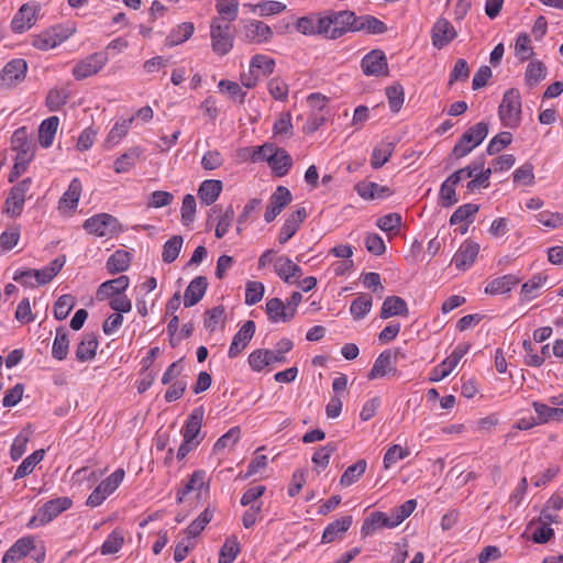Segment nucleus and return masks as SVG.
Listing matches in <instances>:
<instances>
[{"label": "nucleus", "mask_w": 563, "mask_h": 563, "mask_svg": "<svg viewBox=\"0 0 563 563\" xmlns=\"http://www.w3.org/2000/svg\"><path fill=\"white\" fill-rule=\"evenodd\" d=\"M75 32L76 27L73 24L55 25L40 34L33 35L31 44L37 49L48 51L67 41Z\"/></svg>", "instance_id": "1"}, {"label": "nucleus", "mask_w": 563, "mask_h": 563, "mask_svg": "<svg viewBox=\"0 0 563 563\" xmlns=\"http://www.w3.org/2000/svg\"><path fill=\"white\" fill-rule=\"evenodd\" d=\"M275 59L265 54H255L250 60L249 71L241 75L242 85L254 88L261 78L268 77L275 69Z\"/></svg>", "instance_id": "2"}, {"label": "nucleus", "mask_w": 563, "mask_h": 563, "mask_svg": "<svg viewBox=\"0 0 563 563\" xmlns=\"http://www.w3.org/2000/svg\"><path fill=\"white\" fill-rule=\"evenodd\" d=\"M73 500L67 496H60L47 500L31 518L29 527L35 528L45 526L56 519L64 511L70 509Z\"/></svg>", "instance_id": "3"}, {"label": "nucleus", "mask_w": 563, "mask_h": 563, "mask_svg": "<svg viewBox=\"0 0 563 563\" xmlns=\"http://www.w3.org/2000/svg\"><path fill=\"white\" fill-rule=\"evenodd\" d=\"M498 115L504 126L515 129L521 121V98L516 89L505 92L498 109Z\"/></svg>", "instance_id": "4"}, {"label": "nucleus", "mask_w": 563, "mask_h": 563, "mask_svg": "<svg viewBox=\"0 0 563 563\" xmlns=\"http://www.w3.org/2000/svg\"><path fill=\"white\" fill-rule=\"evenodd\" d=\"M488 123L478 122L471 126L453 147V155L455 158H462L470 154L476 146H478L488 135Z\"/></svg>", "instance_id": "5"}, {"label": "nucleus", "mask_w": 563, "mask_h": 563, "mask_svg": "<svg viewBox=\"0 0 563 563\" xmlns=\"http://www.w3.org/2000/svg\"><path fill=\"white\" fill-rule=\"evenodd\" d=\"M84 229L98 238H113L121 232V224L118 219L109 213H98L84 222Z\"/></svg>", "instance_id": "6"}, {"label": "nucleus", "mask_w": 563, "mask_h": 563, "mask_svg": "<svg viewBox=\"0 0 563 563\" xmlns=\"http://www.w3.org/2000/svg\"><path fill=\"white\" fill-rule=\"evenodd\" d=\"M125 476L123 468L115 470L106 479H103L88 496L86 505L95 508L100 506L112 493L121 485Z\"/></svg>", "instance_id": "7"}, {"label": "nucleus", "mask_w": 563, "mask_h": 563, "mask_svg": "<svg viewBox=\"0 0 563 563\" xmlns=\"http://www.w3.org/2000/svg\"><path fill=\"white\" fill-rule=\"evenodd\" d=\"M108 63L103 52H97L77 60L71 69L76 80H82L98 74Z\"/></svg>", "instance_id": "8"}, {"label": "nucleus", "mask_w": 563, "mask_h": 563, "mask_svg": "<svg viewBox=\"0 0 563 563\" xmlns=\"http://www.w3.org/2000/svg\"><path fill=\"white\" fill-rule=\"evenodd\" d=\"M400 351L385 350L375 360L372 369L367 377L368 379H377L387 376H395L397 374V361Z\"/></svg>", "instance_id": "9"}, {"label": "nucleus", "mask_w": 563, "mask_h": 563, "mask_svg": "<svg viewBox=\"0 0 563 563\" xmlns=\"http://www.w3.org/2000/svg\"><path fill=\"white\" fill-rule=\"evenodd\" d=\"M211 45L214 53L220 56L228 54L233 47V37L230 32V24L219 19L211 24Z\"/></svg>", "instance_id": "10"}, {"label": "nucleus", "mask_w": 563, "mask_h": 563, "mask_svg": "<svg viewBox=\"0 0 563 563\" xmlns=\"http://www.w3.org/2000/svg\"><path fill=\"white\" fill-rule=\"evenodd\" d=\"M65 265L64 257H56L47 266L41 269H25V271H16L14 273L13 279L19 280L23 276L34 277L35 284L45 285L49 283L63 268Z\"/></svg>", "instance_id": "11"}, {"label": "nucleus", "mask_w": 563, "mask_h": 563, "mask_svg": "<svg viewBox=\"0 0 563 563\" xmlns=\"http://www.w3.org/2000/svg\"><path fill=\"white\" fill-rule=\"evenodd\" d=\"M31 184V178H25L12 187L5 200V211L11 217H18L21 214Z\"/></svg>", "instance_id": "12"}, {"label": "nucleus", "mask_w": 563, "mask_h": 563, "mask_svg": "<svg viewBox=\"0 0 563 563\" xmlns=\"http://www.w3.org/2000/svg\"><path fill=\"white\" fill-rule=\"evenodd\" d=\"M27 71V64L22 58L12 59L5 64L0 73V85L12 87L23 81Z\"/></svg>", "instance_id": "13"}, {"label": "nucleus", "mask_w": 563, "mask_h": 563, "mask_svg": "<svg viewBox=\"0 0 563 563\" xmlns=\"http://www.w3.org/2000/svg\"><path fill=\"white\" fill-rule=\"evenodd\" d=\"M292 196L288 188L278 186L269 198L264 219L272 222L291 202Z\"/></svg>", "instance_id": "14"}, {"label": "nucleus", "mask_w": 563, "mask_h": 563, "mask_svg": "<svg viewBox=\"0 0 563 563\" xmlns=\"http://www.w3.org/2000/svg\"><path fill=\"white\" fill-rule=\"evenodd\" d=\"M481 246L472 240H465L455 252L452 263L460 271L468 269L476 261Z\"/></svg>", "instance_id": "15"}, {"label": "nucleus", "mask_w": 563, "mask_h": 563, "mask_svg": "<svg viewBox=\"0 0 563 563\" xmlns=\"http://www.w3.org/2000/svg\"><path fill=\"white\" fill-rule=\"evenodd\" d=\"M331 18L332 40L339 38L347 32H355V13L349 10L328 11Z\"/></svg>", "instance_id": "16"}, {"label": "nucleus", "mask_w": 563, "mask_h": 563, "mask_svg": "<svg viewBox=\"0 0 563 563\" xmlns=\"http://www.w3.org/2000/svg\"><path fill=\"white\" fill-rule=\"evenodd\" d=\"M244 38L249 43L263 44L273 36L269 25L258 20H249L243 23Z\"/></svg>", "instance_id": "17"}, {"label": "nucleus", "mask_w": 563, "mask_h": 563, "mask_svg": "<svg viewBox=\"0 0 563 563\" xmlns=\"http://www.w3.org/2000/svg\"><path fill=\"white\" fill-rule=\"evenodd\" d=\"M362 70L367 76H382L388 74V64L384 52L373 49L361 62Z\"/></svg>", "instance_id": "18"}, {"label": "nucleus", "mask_w": 563, "mask_h": 563, "mask_svg": "<svg viewBox=\"0 0 563 563\" xmlns=\"http://www.w3.org/2000/svg\"><path fill=\"white\" fill-rule=\"evenodd\" d=\"M37 7L33 3L23 4L11 21V29L15 33H23L31 29L37 19Z\"/></svg>", "instance_id": "19"}, {"label": "nucleus", "mask_w": 563, "mask_h": 563, "mask_svg": "<svg viewBox=\"0 0 563 563\" xmlns=\"http://www.w3.org/2000/svg\"><path fill=\"white\" fill-rule=\"evenodd\" d=\"M34 549V538L31 536L22 537L7 550L2 558V563H18L26 555H29L30 552Z\"/></svg>", "instance_id": "20"}, {"label": "nucleus", "mask_w": 563, "mask_h": 563, "mask_svg": "<svg viewBox=\"0 0 563 563\" xmlns=\"http://www.w3.org/2000/svg\"><path fill=\"white\" fill-rule=\"evenodd\" d=\"M130 285V279L125 275H121L114 279L102 283L96 292L98 301H104L115 296L123 295Z\"/></svg>", "instance_id": "21"}, {"label": "nucleus", "mask_w": 563, "mask_h": 563, "mask_svg": "<svg viewBox=\"0 0 563 563\" xmlns=\"http://www.w3.org/2000/svg\"><path fill=\"white\" fill-rule=\"evenodd\" d=\"M255 333V323L252 320L246 321L240 330L233 336V340L230 344L228 355L230 358H234L242 353V351L247 346L249 342L252 340Z\"/></svg>", "instance_id": "22"}, {"label": "nucleus", "mask_w": 563, "mask_h": 563, "mask_svg": "<svg viewBox=\"0 0 563 563\" xmlns=\"http://www.w3.org/2000/svg\"><path fill=\"white\" fill-rule=\"evenodd\" d=\"M457 33L454 26L446 19H439L434 23L431 32L432 44L441 49L456 37Z\"/></svg>", "instance_id": "23"}, {"label": "nucleus", "mask_w": 563, "mask_h": 563, "mask_svg": "<svg viewBox=\"0 0 563 563\" xmlns=\"http://www.w3.org/2000/svg\"><path fill=\"white\" fill-rule=\"evenodd\" d=\"M398 525L396 523L393 515H387L382 511H375L371 514L368 518H366L362 525L361 533L362 536H371L376 530L380 528H395Z\"/></svg>", "instance_id": "24"}, {"label": "nucleus", "mask_w": 563, "mask_h": 563, "mask_svg": "<svg viewBox=\"0 0 563 563\" xmlns=\"http://www.w3.org/2000/svg\"><path fill=\"white\" fill-rule=\"evenodd\" d=\"M306 217L307 212L305 208H298L296 211L291 212L280 229L278 242L280 244L287 243L297 233Z\"/></svg>", "instance_id": "25"}, {"label": "nucleus", "mask_w": 563, "mask_h": 563, "mask_svg": "<svg viewBox=\"0 0 563 563\" xmlns=\"http://www.w3.org/2000/svg\"><path fill=\"white\" fill-rule=\"evenodd\" d=\"M353 522L352 516H343L330 522L323 530L321 543L328 544L343 538Z\"/></svg>", "instance_id": "26"}, {"label": "nucleus", "mask_w": 563, "mask_h": 563, "mask_svg": "<svg viewBox=\"0 0 563 563\" xmlns=\"http://www.w3.org/2000/svg\"><path fill=\"white\" fill-rule=\"evenodd\" d=\"M82 185L78 178H74L67 190L63 194L58 202L60 212H71L77 209L81 196Z\"/></svg>", "instance_id": "27"}, {"label": "nucleus", "mask_w": 563, "mask_h": 563, "mask_svg": "<svg viewBox=\"0 0 563 563\" xmlns=\"http://www.w3.org/2000/svg\"><path fill=\"white\" fill-rule=\"evenodd\" d=\"M286 361L285 356H278L275 350H255L249 356V364L255 372H261L264 367Z\"/></svg>", "instance_id": "28"}, {"label": "nucleus", "mask_w": 563, "mask_h": 563, "mask_svg": "<svg viewBox=\"0 0 563 563\" xmlns=\"http://www.w3.org/2000/svg\"><path fill=\"white\" fill-rule=\"evenodd\" d=\"M268 165L276 176L283 177L292 166V158L286 150L274 144V151L271 153Z\"/></svg>", "instance_id": "29"}, {"label": "nucleus", "mask_w": 563, "mask_h": 563, "mask_svg": "<svg viewBox=\"0 0 563 563\" xmlns=\"http://www.w3.org/2000/svg\"><path fill=\"white\" fill-rule=\"evenodd\" d=\"M11 148L15 157L33 159L34 145L29 141L25 128L18 129L11 137Z\"/></svg>", "instance_id": "30"}, {"label": "nucleus", "mask_w": 563, "mask_h": 563, "mask_svg": "<svg viewBox=\"0 0 563 563\" xmlns=\"http://www.w3.org/2000/svg\"><path fill=\"white\" fill-rule=\"evenodd\" d=\"M532 408L537 415L539 426L563 421V411L552 406L549 401L547 404L541 401H533Z\"/></svg>", "instance_id": "31"}, {"label": "nucleus", "mask_w": 563, "mask_h": 563, "mask_svg": "<svg viewBox=\"0 0 563 563\" xmlns=\"http://www.w3.org/2000/svg\"><path fill=\"white\" fill-rule=\"evenodd\" d=\"M355 190L363 199H384L393 195L388 186H382L373 181H361L355 185Z\"/></svg>", "instance_id": "32"}, {"label": "nucleus", "mask_w": 563, "mask_h": 563, "mask_svg": "<svg viewBox=\"0 0 563 563\" xmlns=\"http://www.w3.org/2000/svg\"><path fill=\"white\" fill-rule=\"evenodd\" d=\"M274 269L279 278L286 283H295L302 275L301 268L287 256L278 257Z\"/></svg>", "instance_id": "33"}, {"label": "nucleus", "mask_w": 563, "mask_h": 563, "mask_svg": "<svg viewBox=\"0 0 563 563\" xmlns=\"http://www.w3.org/2000/svg\"><path fill=\"white\" fill-rule=\"evenodd\" d=\"M203 416L205 412L202 408L194 409L188 416L183 429V437L187 439V442L194 441L200 443V439H198V437L201 431Z\"/></svg>", "instance_id": "34"}, {"label": "nucleus", "mask_w": 563, "mask_h": 563, "mask_svg": "<svg viewBox=\"0 0 563 563\" xmlns=\"http://www.w3.org/2000/svg\"><path fill=\"white\" fill-rule=\"evenodd\" d=\"M208 287L207 278L203 276H198L194 278L189 285L187 286L184 294V305L185 307H192L198 303L201 298L205 296Z\"/></svg>", "instance_id": "35"}, {"label": "nucleus", "mask_w": 563, "mask_h": 563, "mask_svg": "<svg viewBox=\"0 0 563 563\" xmlns=\"http://www.w3.org/2000/svg\"><path fill=\"white\" fill-rule=\"evenodd\" d=\"M223 189V184L218 179H207L203 180L198 188V198L200 202L210 206L212 205L220 196Z\"/></svg>", "instance_id": "36"}, {"label": "nucleus", "mask_w": 563, "mask_h": 563, "mask_svg": "<svg viewBox=\"0 0 563 563\" xmlns=\"http://www.w3.org/2000/svg\"><path fill=\"white\" fill-rule=\"evenodd\" d=\"M99 342L96 334L86 333L76 347V358L81 362H89L95 358Z\"/></svg>", "instance_id": "37"}, {"label": "nucleus", "mask_w": 563, "mask_h": 563, "mask_svg": "<svg viewBox=\"0 0 563 563\" xmlns=\"http://www.w3.org/2000/svg\"><path fill=\"white\" fill-rule=\"evenodd\" d=\"M478 206L474 203H465L459 207L450 218V223L462 224L460 233L464 234L467 232L468 224L473 221V217L477 213Z\"/></svg>", "instance_id": "38"}, {"label": "nucleus", "mask_w": 563, "mask_h": 563, "mask_svg": "<svg viewBox=\"0 0 563 563\" xmlns=\"http://www.w3.org/2000/svg\"><path fill=\"white\" fill-rule=\"evenodd\" d=\"M408 314L409 309L407 302L402 298L398 296H389L385 298L380 310V317L383 319H388L395 316L407 317Z\"/></svg>", "instance_id": "39"}, {"label": "nucleus", "mask_w": 563, "mask_h": 563, "mask_svg": "<svg viewBox=\"0 0 563 563\" xmlns=\"http://www.w3.org/2000/svg\"><path fill=\"white\" fill-rule=\"evenodd\" d=\"M265 311L274 323L288 322L292 319L285 302L279 298H271L266 301Z\"/></svg>", "instance_id": "40"}, {"label": "nucleus", "mask_w": 563, "mask_h": 563, "mask_svg": "<svg viewBox=\"0 0 563 563\" xmlns=\"http://www.w3.org/2000/svg\"><path fill=\"white\" fill-rule=\"evenodd\" d=\"M395 151V142L391 140H383L373 150L371 157V165L373 168L378 169L383 167L391 157Z\"/></svg>", "instance_id": "41"}, {"label": "nucleus", "mask_w": 563, "mask_h": 563, "mask_svg": "<svg viewBox=\"0 0 563 563\" xmlns=\"http://www.w3.org/2000/svg\"><path fill=\"white\" fill-rule=\"evenodd\" d=\"M519 282L520 278L512 274L499 276L486 285L485 292L490 295H503L510 291L519 284Z\"/></svg>", "instance_id": "42"}, {"label": "nucleus", "mask_w": 563, "mask_h": 563, "mask_svg": "<svg viewBox=\"0 0 563 563\" xmlns=\"http://www.w3.org/2000/svg\"><path fill=\"white\" fill-rule=\"evenodd\" d=\"M59 120L57 117H49L41 123L38 128V142L44 148L53 144Z\"/></svg>", "instance_id": "43"}, {"label": "nucleus", "mask_w": 563, "mask_h": 563, "mask_svg": "<svg viewBox=\"0 0 563 563\" xmlns=\"http://www.w3.org/2000/svg\"><path fill=\"white\" fill-rule=\"evenodd\" d=\"M195 26L191 22H184L172 30L165 40V45L173 47L179 45L191 37Z\"/></svg>", "instance_id": "44"}, {"label": "nucleus", "mask_w": 563, "mask_h": 563, "mask_svg": "<svg viewBox=\"0 0 563 563\" xmlns=\"http://www.w3.org/2000/svg\"><path fill=\"white\" fill-rule=\"evenodd\" d=\"M355 32L365 31L368 34H383L387 31L386 24L373 15L355 16Z\"/></svg>", "instance_id": "45"}, {"label": "nucleus", "mask_w": 563, "mask_h": 563, "mask_svg": "<svg viewBox=\"0 0 563 563\" xmlns=\"http://www.w3.org/2000/svg\"><path fill=\"white\" fill-rule=\"evenodd\" d=\"M211 211L213 213L220 212V214L218 217V222H217L214 234L218 239H221L229 232V230L233 223V220L235 217L233 207L228 206L223 211L221 209H219L218 207H214Z\"/></svg>", "instance_id": "46"}, {"label": "nucleus", "mask_w": 563, "mask_h": 563, "mask_svg": "<svg viewBox=\"0 0 563 563\" xmlns=\"http://www.w3.org/2000/svg\"><path fill=\"white\" fill-rule=\"evenodd\" d=\"M548 277L543 274L533 275L527 280L520 291L522 300L530 301L539 296L540 288L545 284Z\"/></svg>", "instance_id": "47"}, {"label": "nucleus", "mask_w": 563, "mask_h": 563, "mask_svg": "<svg viewBox=\"0 0 563 563\" xmlns=\"http://www.w3.org/2000/svg\"><path fill=\"white\" fill-rule=\"evenodd\" d=\"M141 156V151L137 147L130 148L114 162V172L117 174L129 173L136 164Z\"/></svg>", "instance_id": "48"}, {"label": "nucleus", "mask_w": 563, "mask_h": 563, "mask_svg": "<svg viewBox=\"0 0 563 563\" xmlns=\"http://www.w3.org/2000/svg\"><path fill=\"white\" fill-rule=\"evenodd\" d=\"M68 334L64 328H58L52 346V356L57 361H64L68 355Z\"/></svg>", "instance_id": "49"}, {"label": "nucleus", "mask_w": 563, "mask_h": 563, "mask_svg": "<svg viewBox=\"0 0 563 563\" xmlns=\"http://www.w3.org/2000/svg\"><path fill=\"white\" fill-rule=\"evenodd\" d=\"M44 450H37L25 457L18 466L14 474V479L23 478L30 475L34 471L35 466L44 459Z\"/></svg>", "instance_id": "50"}, {"label": "nucleus", "mask_w": 563, "mask_h": 563, "mask_svg": "<svg viewBox=\"0 0 563 563\" xmlns=\"http://www.w3.org/2000/svg\"><path fill=\"white\" fill-rule=\"evenodd\" d=\"M372 306V296L368 294H361L352 301L350 312L355 320H361L371 311Z\"/></svg>", "instance_id": "51"}, {"label": "nucleus", "mask_w": 563, "mask_h": 563, "mask_svg": "<svg viewBox=\"0 0 563 563\" xmlns=\"http://www.w3.org/2000/svg\"><path fill=\"white\" fill-rule=\"evenodd\" d=\"M124 544V534L120 529H114L104 540L100 547L102 555H110L118 553Z\"/></svg>", "instance_id": "52"}, {"label": "nucleus", "mask_w": 563, "mask_h": 563, "mask_svg": "<svg viewBox=\"0 0 563 563\" xmlns=\"http://www.w3.org/2000/svg\"><path fill=\"white\" fill-rule=\"evenodd\" d=\"M131 262L130 254L126 251H115L107 261V269L111 274L121 273L129 268Z\"/></svg>", "instance_id": "53"}, {"label": "nucleus", "mask_w": 563, "mask_h": 563, "mask_svg": "<svg viewBox=\"0 0 563 563\" xmlns=\"http://www.w3.org/2000/svg\"><path fill=\"white\" fill-rule=\"evenodd\" d=\"M206 484V473L203 471H196L189 478L188 483L177 494V501L183 503L185 496L191 492L200 493Z\"/></svg>", "instance_id": "54"}, {"label": "nucleus", "mask_w": 563, "mask_h": 563, "mask_svg": "<svg viewBox=\"0 0 563 563\" xmlns=\"http://www.w3.org/2000/svg\"><path fill=\"white\" fill-rule=\"evenodd\" d=\"M367 463L365 460H358L355 464L349 466L340 478L342 486H351L356 483L365 473Z\"/></svg>", "instance_id": "55"}, {"label": "nucleus", "mask_w": 563, "mask_h": 563, "mask_svg": "<svg viewBox=\"0 0 563 563\" xmlns=\"http://www.w3.org/2000/svg\"><path fill=\"white\" fill-rule=\"evenodd\" d=\"M547 76V68L540 60H532L528 64L525 79L527 85L533 87L543 80Z\"/></svg>", "instance_id": "56"}, {"label": "nucleus", "mask_w": 563, "mask_h": 563, "mask_svg": "<svg viewBox=\"0 0 563 563\" xmlns=\"http://www.w3.org/2000/svg\"><path fill=\"white\" fill-rule=\"evenodd\" d=\"M70 93L65 88H53L48 91L46 97V106L51 111H58L62 107H64Z\"/></svg>", "instance_id": "57"}, {"label": "nucleus", "mask_w": 563, "mask_h": 563, "mask_svg": "<svg viewBox=\"0 0 563 563\" xmlns=\"http://www.w3.org/2000/svg\"><path fill=\"white\" fill-rule=\"evenodd\" d=\"M184 239L180 235H174L163 245L162 258L165 263H173L179 255Z\"/></svg>", "instance_id": "58"}, {"label": "nucleus", "mask_w": 563, "mask_h": 563, "mask_svg": "<svg viewBox=\"0 0 563 563\" xmlns=\"http://www.w3.org/2000/svg\"><path fill=\"white\" fill-rule=\"evenodd\" d=\"M470 344L461 343L457 344L452 353L440 364L443 369H445L449 375L453 372V369L457 366L462 357L468 352Z\"/></svg>", "instance_id": "59"}, {"label": "nucleus", "mask_w": 563, "mask_h": 563, "mask_svg": "<svg viewBox=\"0 0 563 563\" xmlns=\"http://www.w3.org/2000/svg\"><path fill=\"white\" fill-rule=\"evenodd\" d=\"M76 305V299L71 295L60 296L54 305V317L57 320H64Z\"/></svg>", "instance_id": "60"}, {"label": "nucleus", "mask_w": 563, "mask_h": 563, "mask_svg": "<svg viewBox=\"0 0 563 563\" xmlns=\"http://www.w3.org/2000/svg\"><path fill=\"white\" fill-rule=\"evenodd\" d=\"M133 120L134 117L117 121L110 130L107 141L112 144H118L130 131Z\"/></svg>", "instance_id": "61"}, {"label": "nucleus", "mask_w": 563, "mask_h": 563, "mask_svg": "<svg viewBox=\"0 0 563 563\" xmlns=\"http://www.w3.org/2000/svg\"><path fill=\"white\" fill-rule=\"evenodd\" d=\"M410 454L409 449L394 444L386 451L384 455V468L388 470L398 461L406 459Z\"/></svg>", "instance_id": "62"}, {"label": "nucleus", "mask_w": 563, "mask_h": 563, "mask_svg": "<svg viewBox=\"0 0 563 563\" xmlns=\"http://www.w3.org/2000/svg\"><path fill=\"white\" fill-rule=\"evenodd\" d=\"M218 87L221 92L228 93L236 102L242 103L245 99L246 92L235 81L222 79L219 81Z\"/></svg>", "instance_id": "63"}, {"label": "nucleus", "mask_w": 563, "mask_h": 563, "mask_svg": "<svg viewBox=\"0 0 563 563\" xmlns=\"http://www.w3.org/2000/svg\"><path fill=\"white\" fill-rule=\"evenodd\" d=\"M206 314L205 327L207 330L213 332L223 327L225 317L224 309L222 307H214L211 310H208Z\"/></svg>", "instance_id": "64"}]
</instances>
